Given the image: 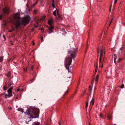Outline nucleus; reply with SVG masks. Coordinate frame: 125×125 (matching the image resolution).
<instances>
[{"label":"nucleus","mask_w":125,"mask_h":125,"mask_svg":"<svg viewBox=\"0 0 125 125\" xmlns=\"http://www.w3.org/2000/svg\"><path fill=\"white\" fill-rule=\"evenodd\" d=\"M13 16L15 20V21L14 22L13 24L16 29L20 28L21 25H25L27 24L30 18L29 16H27L25 17H23L21 20L20 17V14L17 13L14 14Z\"/></svg>","instance_id":"1"},{"label":"nucleus","mask_w":125,"mask_h":125,"mask_svg":"<svg viewBox=\"0 0 125 125\" xmlns=\"http://www.w3.org/2000/svg\"><path fill=\"white\" fill-rule=\"evenodd\" d=\"M98 58L99 59V62L98 63V65L100 66L101 64H102L101 67L103 66V62L104 61V58L103 57V54H105L104 51L101 48H98Z\"/></svg>","instance_id":"2"},{"label":"nucleus","mask_w":125,"mask_h":125,"mask_svg":"<svg viewBox=\"0 0 125 125\" xmlns=\"http://www.w3.org/2000/svg\"><path fill=\"white\" fill-rule=\"evenodd\" d=\"M72 62V59L68 57L65 60V66L66 69H68V72H70L73 69V67L72 66H70Z\"/></svg>","instance_id":"3"},{"label":"nucleus","mask_w":125,"mask_h":125,"mask_svg":"<svg viewBox=\"0 0 125 125\" xmlns=\"http://www.w3.org/2000/svg\"><path fill=\"white\" fill-rule=\"evenodd\" d=\"M39 113V110L38 108H37L34 109L33 111L32 114L30 115L31 118H36L38 117Z\"/></svg>","instance_id":"4"},{"label":"nucleus","mask_w":125,"mask_h":125,"mask_svg":"<svg viewBox=\"0 0 125 125\" xmlns=\"http://www.w3.org/2000/svg\"><path fill=\"white\" fill-rule=\"evenodd\" d=\"M53 20L52 18H51L48 21V23L51 26V27L49 28L48 29V31L49 33L52 32V30L53 29V26L52 25L53 23Z\"/></svg>","instance_id":"5"},{"label":"nucleus","mask_w":125,"mask_h":125,"mask_svg":"<svg viewBox=\"0 0 125 125\" xmlns=\"http://www.w3.org/2000/svg\"><path fill=\"white\" fill-rule=\"evenodd\" d=\"M54 5L55 4L54 3V0H53L52 1V7L53 8V9H55V10L53 12V15L55 16H56L57 15H57H58V14H59L58 12L59 10H57L56 8H55Z\"/></svg>","instance_id":"6"},{"label":"nucleus","mask_w":125,"mask_h":125,"mask_svg":"<svg viewBox=\"0 0 125 125\" xmlns=\"http://www.w3.org/2000/svg\"><path fill=\"white\" fill-rule=\"evenodd\" d=\"M77 48H73V51L72 52L69 51V52L68 53L69 54H71V56L73 58H75V56L76 55V52L77 51Z\"/></svg>","instance_id":"7"},{"label":"nucleus","mask_w":125,"mask_h":125,"mask_svg":"<svg viewBox=\"0 0 125 125\" xmlns=\"http://www.w3.org/2000/svg\"><path fill=\"white\" fill-rule=\"evenodd\" d=\"M113 57L114 58V63H115V64L116 65V68L118 69H119L120 68V64L119 63L117 64L116 61V55L115 54H114Z\"/></svg>","instance_id":"8"},{"label":"nucleus","mask_w":125,"mask_h":125,"mask_svg":"<svg viewBox=\"0 0 125 125\" xmlns=\"http://www.w3.org/2000/svg\"><path fill=\"white\" fill-rule=\"evenodd\" d=\"M90 98L92 99L91 101L90 102V109H91L92 108V105L94 104V100L93 98V96L91 97L90 96Z\"/></svg>","instance_id":"9"},{"label":"nucleus","mask_w":125,"mask_h":125,"mask_svg":"<svg viewBox=\"0 0 125 125\" xmlns=\"http://www.w3.org/2000/svg\"><path fill=\"white\" fill-rule=\"evenodd\" d=\"M13 89L12 87H10L8 90L7 92L8 93V96L9 97H10L12 95V90Z\"/></svg>","instance_id":"10"},{"label":"nucleus","mask_w":125,"mask_h":125,"mask_svg":"<svg viewBox=\"0 0 125 125\" xmlns=\"http://www.w3.org/2000/svg\"><path fill=\"white\" fill-rule=\"evenodd\" d=\"M9 9L8 8L6 7L3 9L4 12L6 14L8 13L9 12Z\"/></svg>","instance_id":"11"},{"label":"nucleus","mask_w":125,"mask_h":125,"mask_svg":"<svg viewBox=\"0 0 125 125\" xmlns=\"http://www.w3.org/2000/svg\"><path fill=\"white\" fill-rule=\"evenodd\" d=\"M98 77L99 75L97 74L95 77H94L93 78L92 82V85H93V84L94 82V80H95V81L97 82L98 81Z\"/></svg>","instance_id":"12"},{"label":"nucleus","mask_w":125,"mask_h":125,"mask_svg":"<svg viewBox=\"0 0 125 125\" xmlns=\"http://www.w3.org/2000/svg\"><path fill=\"white\" fill-rule=\"evenodd\" d=\"M30 113V111L28 109L27 110L26 112H25V114L26 115H29Z\"/></svg>","instance_id":"13"},{"label":"nucleus","mask_w":125,"mask_h":125,"mask_svg":"<svg viewBox=\"0 0 125 125\" xmlns=\"http://www.w3.org/2000/svg\"><path fill=\"white\" fill-rule=\"evenodd\" d=\"M96 64V65L95 66V73H96L98 69V63L97 62V61Z\"/></svg>","instance_id":"14"},{"label":"nucleus","mask_w":125,"mask_h":125,"mask_svg":"<svg viewBox=\"0 0 125 125\" xmlns=\"http://www.w3.org/2000/svg\"><path fill=\"white\" fill-rule=\"evenodd\" d=\"M122 51V49L121 48H120L117 54L118 55H119L120 53H121Z\"/></svg>","instance_id":"15"},{"label":"nucleus","mask_w":125,"mask_h":125,"mask_svg":"<svg viewBox=\"0 0 125 125\" xmlns=\"http://www.w3.org/2000/svg\"><path fill=\"white\" fill-rule=\"evenodd\" d=\"M58 20L61 21L62 20V18L59 15V14H58Z\"/></svg>","instance_id":"16"},{"label":"nucleus","mask_w":125,"mask_h":125,"mask_svg":"<svg viewBox=\"0 0 125 125\" xmlns=\"http://www.w3.org/2000/svg\"><path fill=\"white\" fill-rule=\"evenodd\" d=\"M18 110L19 111L21 112L22 113H23L24 112L23 110L21 108H18Z\"/></svg>","instance_id":"17"},{"label":"nucleus","mask_w":125,"mask_h":125,"mask_svg":"<svg viewBox=\"0 0 125 125\" xmlns=\"http://www.w3.org/2000/svg\"><path fill=\"white\" fill-rule=\"evenodd\" d=\"M11 73L10 72H8L7 73H6V75L7 76H9L10 75Z\"/></svg>","instance_id":"18"},{"label":"nucleus","mask_w":125,"mask_h":125,"mask_svg":"<svg viewBox=\"0 0 125 125\" xmlns=\"http://www.w3.org/2000/svg\"><path fill=\"white\" fill-rule=\"evenodd\" d=\"M122 60V59H116V62L118 63L119 62L121 61Z\"/></svg>","instance_id":"19"},{"label":"nucleus","mask_w":125,"mask_h":125,"mask_svg":"<svg viewBox=\"0 0 125 125\" xmlns=\"http://www.w3.org/2000/svg\"><path fill=\"white\" fill-rule=\"evenodd\" d=\"M40 124L39 122H34L33 123V125H39Z\"/></svg>","instance_id":"20"},{"label":"nucleus","mask_w":125,"mask_h":125,"mask_svg":"<svg viewBox=\"0 0 125 125\" xmlns=\"http://www.w3.org/2000/svg\"><path fill=\"white\" fill-rule=\"evenodd\" d=\"M89 98H88V102H86V106H85V107L87 108V107H88V101H89Z\"/></svg>","instance_id":"21"},{"label":"nucleus","mask_w":125,"mask_h":125,"mask_svg":"<svg viewBox=\"0 0 125 125\" xmlns=\"http://www.w3.org/2000/svg\"><path fill=\"white\" fill-rule=\"evenodd\" d=\"M15 29L14 28H12L11 30H9V32H12V31H14L15 30Z\"/></svg>","instance_id":"22"},{"label":"nucleus","mask_w":125,"mask_h":125,"mask_svg":"<svg viewBox=\"0 0 125 125\" xmlns=\"http://www.w3.org/2000/svg\"><path fill=\"white\" fill-rule=\"evenodd\" d=\"M89 88L90 92H91L92 91V88L91 87V86H89Z\"/></svg>","instance_id":"23"},{"label":"nucleus","mask_w":125,"mask_h":125,"mask_svg":"<svg viewBox=\"0 0 125 125\" xmlns=\"http://www.w3.org/2000/svg\"><path fill=\"white\" fill-rule=\"evenodd\" d=\"M3 57H0V62H1L3 61Z\"/></svg>","instance_id":"24"},{"label":"nucleus","mask_w":125,"mask_h":125,"mask_svg":"<svg viewBox=\"0 0 125 125\" xmlns=\"http://www.w3.org/2000/svg\"><path fill=\"white\" fill-rule=\"evenodd\" d=\"M99 116H100V117H101V118H103V114H99Z\"/></svg>","instance_id":"25"},{"label":"nucleus","mask_w":125,"mask_h":125,"mask_svg":"<svg viewBox=\"0 0 125 125\" xmlns=\"http://www.w3.org/2000/svg\"><path fill=\"white\" fill-rule=\"evenodd\" d=\"M111 116H110L109 115H108V118L109 119H111Z\"/></svg>","instance_id":"26"},{"label":"nucleus","mask_w":125,"mask_h":125,"mask_svg":"<svg viewBox=\"0 0 125 125\" xmlns=\"http://www.w3.org/2000/svg\"><path fill=\"white\" fill-rule=\"evenodd\" d=\"M124 87V85L123 84H122L121 86V88H123Z\"/></svg>","instance_id":"27"},{"label":"nucleus","mask_w":125,"mask_h":125,"mask_svg":"<svg viewBox=\"0 0 125 125\" xmlns=\"http://www.w3.org/2000/svg\"><path fill=\"white\" fill-rule=\"evenodd\" d=\"M37 12V10H34V13L35 14Z\"/></svg>","instance_id":"28"},{"label":"nucleus","mask_w":125,"mask_h":125,"mask_svg":"<svg viewBox=\"0 0 125 125\" xmlns=\"http://www.w3.org/2000/svg\"><path fill=\"white\" fill-rule=\"evenodd\" d=\"M6 87L5 86H4L3 87V88L4 90H5L6 89Z\"/></svg>","instance_id":"29"},{"label":"nucleus","mask_w":125,"mask_h":125,"mask_svg":"<svg viewBox=\"0 0 125 125\" xmlns=\"http://www.w3.org/2000/svg\"><path fill=\"white\" fill-rule=\"evenodd\" d=\"M112 6V5H111L110 6V11H111Z\"/></svg>","instance_id":"30"},{"label":"nucleus","mask_w":125,"mask_h":125,"mask_svg":"<svg viewBox=\"0 0 125 125\" xmlns=\"http://www.w3.org/2000/svg\"><path fill=\"white\" fill-rule=\"evenodd\" d=\"M5 98H7V96H8V95H7L6 94H5Z\"/></svg>","instance_id":"31"},{"label":"nucleus","mask_w":125,"mask_h":125,"mask_svg":"<svg viewBox=\"0 0 125 125\" xmlns=\"http://www.w3.org/2000/svg\"><path fill=\"white\" fill-rule=\"evenodd\" d=\"M117 0H115V1H114V4H115L116 3L117 1Z\"/></svg>","instance_id":"32"},{"label":"nucleus","mask_w":125,"mask_h":125,"mask_svg":"<svg viewBox=\"0 0 125 125\" xmlns=\"http://www.w3.org/2000/svg\"><path fill=\"white\" fill-rule=\"evenodd\" d=\"M43 37H42L41 38V41H42V40H43Z\"/></svg>","instance_id":"33"},{"label":"nucleus","mask_w":125,"mask_h":125,"mask_svg":"<svg viewBox=\"0 0 125 125\" xmlns=\"http://www.w3.org/2000/svg\"><path fill=\"white\" fill-rule=\"evenodd\" d=\"M33 69V66H32L31 67V70H32Z\"/></svg>","instance_id":"34"},{"label":"nucleus","mask_w":125,"mask_h":125,"mask_svg":"<svg viewBox=\"0 0 125 125\" xmlns=\"http://www.w3.org/2000/svg\"><path fill=\"white\" fill-rule=\"evenodd\" d=\"M20 90V89H17V91H19Z\"/></svg>","instance_id":"35"},{"label":"nucleus","mask_w":125,"mask_h":125,"mask_svg":"<svg viewBox=\"0 0 125 125\" xmlns=\"http://www.w3.org/2000/svg\"><path fill=\"white\" fill-rule=\"evenodd\" d=\"M37 3V1L33 5L34 6Z\"/></svg>","instance_id":"36"},{"label":"nucleus","mask_w":125,"mask_h":125,"mask_svg":"<svg viewBox=\"0 0 125 125\" xmlns=\"http://www.w3.org/2000/svg\"><path fill=\"white\" fill-rule=\"evenodd\" d=\"M113 19H112L111 20L110 23H111V22H112ZM110 25V24L109 25V26Z\"/></svg>","instance_id":"37"},{"label":"nucleus","mask_w":125,"mask_h":125,"mask_svg":"<svg viewBox=\"0 0 125 125\" xmlns=\"http://www.w3.org/2000/svg\"><path fill=\"white\" fill-rule=\"evenodd\" d=\"M24 71H26L27 70V68H25V69H24Z\"/></svg>","instance_id":"38"},{"label":"nucleus","mask_w":125,"mask_h":125,"mask_svg":"<svg viewBox=\"0 0 125 125\" xmlns=\"http://www.w3.org/2000/svg\"><path fill=\"white\" fill-rule=\"evenodd\" d=\"M41 29H42V31L43 30V28H42Z\"/></svg>","instance_id":"39"},{"label":"nucleus","mask_w":125,"mask_h":125,"mask_svg":"<svg viewBox=\"0 0 125 125\" xmlns=\"http://www.w3.org/2000/svg\"><path fill=\"white\" fill-rule=\"evenodd\" d=\"M1 15H0V19H1Z\"/></svg>","instance_id":"40"},{"label":"nucleus","mask_w":125,"mask_h":125,"mask_svg":"<svg viewBox=\"0 0 125 125\" xmlns=\"http://www.w3.org/2000/svg\"><path fill=\"white\" fill-rule=\"evenodd\" d=\"M3 38H4L5 39V36L4 35L3 36Z\"/></svg>","instance_id":"41"},{"label":"nucleus","mask_w":125,"mask_h":125,"mask_svg":"<svg viewBox=\"0 0 125 125\" xmlns=\"http://www.w3.org/2000/svg\"><path fill=\"white\" fill-rule=\"evenodd\" d=\"M35 44V43L34 42H33V45Z\"/></svg>","instance_id":"42"},{"label":"nucleus","mask_w":125,"mask_h":125,"mask_svg":"<svg viewBox=\"0 0 125 125\" xmlns=\"http://www.w3.org/2000/svg\"><path fill=\"white\" fill-rule=\"evenodd\" d=\"M11 109V107H10L9 108L10 109Z\"/></svg>","instance_id":"43"},{"label":"nucleus","mask_w":125,"mask_h":125,"mask_svg":"<svg viewBox=\"0 0 125 125\" xmlns=\"http://www.w3.org/2000/svg\"><path fill=\"white\" fill-rule=\"evenodd\" d=\"M23 91V89H22V90H21V91Z\"/></svg>","instance_id":"44"},{"label":"nucleus","mask_w":125,"mask_h":125,"mask_svg":"<svg viewBox=\"0 0 125 125\" xmlns=\"http://www.w3.org/2000/svg\"><path fill=\"white\" fill-rule=\"evenodd\" d=\"M59 124L60 125H61L60 123H59Z\"/></svg>","instance_id":"45"},{"label":"nucleus","mask_w":125,"mask_h":125,"mask_svg":"<svg viewBox=\"0 0 125 125\" xmlns=\"http://www.w3.org/2000/svg\"><path fill=\"white\" fill-rule=\"evenodd\" d=\"M30 121H31V120H29L28 122H29Z\"/></svg>","instance_id":"46"},{"label":"nucleus","mask_w":125,"mask_h":125,"mask_svg":"<svg viewBox=\"0 0 125 125\" xmlns=\"http://www.w3.org/2000/svg\"><path fill=\"white\" fill-rule=\"evenodd\" d=\"M115 125V124H114V125Z\"/></svg>","instance_id":"47"},{"label":"nucleus","mask_w":125,"mask_h":125,"mask_svg":"<svg viewBox=\"0 0 125 125\" xmlns=\"http://www.w3.org/2000/svg\"><path fill=\"white\" fill-rule=\"evenodd\" d=\"M87 116V118H88V116Z\"/></svg>","instance_id":"48"},{"label":"nucleus","mask_w":125,"mask_h":125,"mask_svg":"<svg viewBox=\"0 0 125 125\" xmlns=\"http://www.w3.org/2000/svg\"><path fill=\"white\" fill-rule=\"evenodd\" d=\"M88 116H89V115Z\"/></svg>","instance_id":"49"}]
</instances>
